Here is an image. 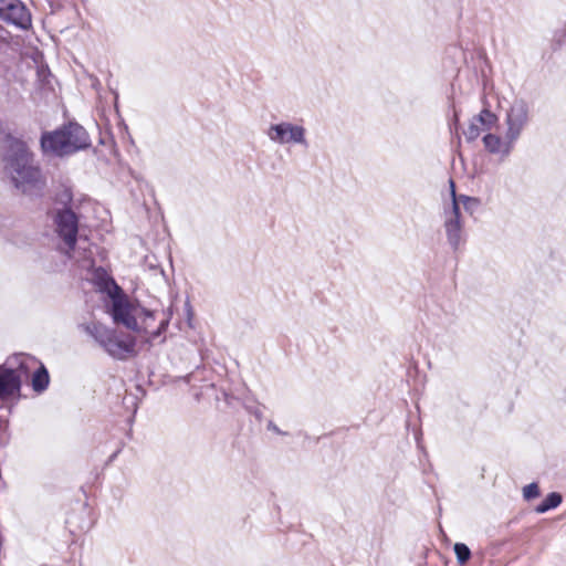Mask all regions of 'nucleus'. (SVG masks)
I'll list each match as a JSON object with an SVG mask.
<instances>
[{"mask_svg": "<svg viewBox=\"0 0 566 566\" xmlns=\"http://www.w3.org/2000/svg\"><path fill=\"white\" fill-rule=\"evenodd\" d=\"M481 127L482 126L478 122H475V119L473 117L471 123H470V125L464 130L465 138L469 142L475 140L479 137L480 133H481Z\"/></svg>", "mask_w": 566, "mask_h": 566, "instance_id": "obj_18", "label": "nucleus"}, {"mask_svg": "<svg viewBox=\"0 0 566 566\" xmlns=\"http://www.w3.org/2000/svg\"><path fill=\"white\" fill-rule=\"evenodd\" d=\"M8 36L9 32L2 25H0V55L6 51L8 46Z\"/></svg>", "mask_w": 566, "mask_h": 566, "instance_id": "obj_20", "label": "nucleus"}, {"mask_svg": "<svg viewBox=\"0 0 566 566\" xmlns=\"http://www.w3.org/2000/svg\"><path fill=\"white\" fill-rule=\"evenodd\" d=\"M268 430L275 432L276 434H285L283 431H281L273 421H269L268 423Z\"/></svg>", "mask_w": 566, "mask_h": 566, "instance_id": "obj_21", "label": "nucleus"}, {"mask_svg": "<svg viewBox=\"0 0 566 566\" xmlns=\"http://www.w3.org/2000/svg\"><path fill=\"white\" fill-rule=\"evenodd\" d=\"M49 374L44 366L39 367L32 377L33 389L38 392L43 391L49 385Z\"/></svg>", "mask_w": 566, "mask_h": 566, "instance_id": "obj_14", "label": "nucleus"}, {"mask_svg": "<svg viewBox=\"0 0 566 566\" xmlns=\"http://www.w3.org/2000/svg\"><path fill=\"white\" fill-rule=\"evenodd\" d=\"M82 328L114 359L125 360L136 355L134 336L118 333L95 322L83 324Z\"/></svg>", "mask_w": 566, "mask_h": 566, "instance_id": "obj_3", "label": "nucleus"}, {"mask_svg": "<svg viewBox=\"0 0 566 566\" xmlns=\"http://www.w3.org/2000/svg\"><path fill=\"white\" fill-rule=\"evenodd\" d=\"M64 128L65 135L67 136L66 140L70 145L69 153L73 154L77 150L87 148L90 146V138L86 133V130L77 125V124H70Z\"/></svg>", "mask_w": 566, "mask_h": 566, "instance_id": "obj_12", "label": "nucleus"}, {"mask_svg": "<svg viewBox=\"0 0 566 566\" xmlns=\"http://www.w3.org/2000/svg\"><path fill=\"white\" fill-rule=\"evenodd\" d=\"M4 134L3 125L0 123V137Z\"/></svg>", "mask_w": 566, "mask_h": 566, "instance_id": "obj_23", "label": "nucleus"}, {"mask_svg": "<svg viewBox=\"0 0 566 566\" xmlns=\"http://www.w3.org/2000/svg\"><path fill=\"white\" fill-rule=\"evenodd\" d=\"M265 134L270 142L279 146L297 145L304 148L308 147L306 128L302 124L287 120L272 123Z\"/></svg>", "mask_w": 566, "mask_h": 566, "instance_id": "obj_5", "label": "nucleus"}, {"mask_svg": "<svg viewBox=\"0 0 566 566\" xmlns=\"http://www.w3.org/2000/svg\"><path fill=\"white\" fill-rule=\"evenodd\" d=\"M56 232L64 241L66 253L74 249L77 235V217L71 209H63L55 217Z\"/></svg>", "mask_w": 566, "mask_h": 566, "instance_id": "obj_9", "label": "nucleus"}, {"mask_svg": "<svg viewBox=\"0 0 566 566\" xmlns=\"http://www.w3.org/2000/svg\"><path fill=\"white\" fill-rule=\"evenodd\" d=\"M443 227L448 243L453 250L463 243V222L461 211L455 201L448 202L443 208Z\"/></svg>", "mask_w": 566, "mask_h": 566, "instance_id": "obj_6", "label": "nucleus"}, {"mask_svg": "<svg viewBox=\"0 0 566 566\" xmlns=\"http://www.w3.org/2000/svg\"><path fill=\"white\" fill-rule=\"evenodd\" d=\"M474 119L482 127L491 128L496 122V116L491 111L484 108L478 116L474 117Z\"/></svg>", "mask_w": 566, "mask_h": 566, "instance_id": "obj_16", "label": "nucleus"}, {"mask_svg": "<svg viewBox=\"0 0 566 566\" xmlns=\"http://www.w3.org/2000/svg\"><path fill=\"white\" fill-rule=\"evenodd\" d=\"M98 291L107 296L106 306L113 321L139 334L147 344L163 343L161 334L169 324V316L149 311L138 303L132 302L116 282L103 270L94 274Z\"/></svg>", "mask_w": 566, "mask_h": 566, "instance_id": "obj_1", "label": "nucleus"}, {"mask_svg": "<svg viewBox=\"0 0 566 566\" xmlns=\"http://www.w3.org/2000/svg\"><path fill=\"white\" fill-rule=\"evenodd\" d=\"M0 19L22 30L32 25L31 13L21 0H0Z\"/></svg>", "mask_w": 566, "mask_h": 566, "instance_id": "obj_7", "label": "nucleus"}, {"mask_svg": "<svg viewBox=\"0 0 566 566\" xmlns=\"http://www.w3.org/2000/svg\"><path fill=\"white\" fill-rule=\"evenodd\" d=\"M1 163L4 177L18 192L28 197L43 193L46 178L25 142L8 135L1 150Z\"/></svg>", "mask_w": 566, "mask_h": 566, "instance_id": "obj_2", "label": "nucleus"}, {"mask_svg": "<svg viewBox=\"0 0 566 566\" xmlns=\"http://www.w3.org/2000/svg\"><path fill=\"white\" fill-rule=\"evenodd\" d=\"M64 128L57 129L52 133H44L41 137V148L44 154H51L54 156L70 155L69 144L66 140Z\"/></svg>", "mask_w": 566, "mask_h": 566, "instance_id": "obj_10", "label": "nucleus"}, {"mask_svg": "<svg viewBox=\"0 0 566 566\" xmlns=\"http://www.w3.org/2000/svg\"><path fill=\"white\" fill-rule=\"evenodd\" d=\"M539 495V489L536 483H530L523 488V496L525 500H532Z\"/></svg>", "mask_w": 566, "mask_h": 566, "instance_id": "obj_19", "label": "nucleus"}, {"mask_svg": "<svg viewBox=\"0 0 566 566\" xmlns=\"http://www.w3.org/2000/svg\"><path fill=\"white\" fill-rule=\"evenodd\" d=\"M530 108L525 101L515 99L506 112L505 125L510 139L517 140L528 123Z\"/></svg>", "mask_w": 566, "mask_h": 566, "instance_id": "obj_8", "label": "nucleus"}, {"mask_svg": "<svg viewBox=\"0 0 566 566\" xmlns=\"http://www.w3.org/2000/svg\"><path fill=\"white\" fill-rule=\"evenodd\" d=\"M516 140L510 139L509 134L505 133L504 138L495 134H486L483 137L485 149L494 155H500L502 158L507 157L514 148Z\"/></svg>", "mask_w": 566, "mask_h": 566, "instance_id": "obj_11", "label": "nucleus"}, {"mask_svg": "<svg viewBox=\"0 0 566 566\" xmlns=\"http://www.w3.org/2000/svg\"><path fill=\"white\" fill-rule=\"evenodd\" d=\"M458 120H459V118H458V115L455 113L454 114V126H455V129L458 128Z\"/></svg>", "mask_w": 566, "mask_h": 566, "instance_id": "obj_22", "label": "nucleus"}, {"mask_svg": "<svg viewBox=\"0 0 566 566\" xmlns=\"http://www.w3.org/2000/svg\"><path fill=\"white\" fill-rule=\"evenodd\" d=\"M453 549H454V553H455L459 564L463 565L470 559L471 552H470V548L465 544L457 543L454 545Z\"/></svg>", "mask_w": 566, "mask_h": 566, "instance_id": "obj_17", "label": "nucleus"}, {"mask_svg": "<svg viewBox=\"0 0 566 566\" xmlns=\"http://www.w3.org/2000/svg\"><path fill=\"white\" fill-rule=\"evenodd\" d=\"M562 503V495L557 492L549 493L545 500L535 509L537 513H545L557 507Z\"/></svg>", "mask_w": 566, "mask_h": 566, "instance_id": "obj_15", "label": "nucleus"}, {"mask_svg": "<svg viewBox=\"0 0 566 566\" xmlns=\"http://www.w3.org/2000/svg\"><path fill=\"white\" fill-rule=\"evenodd\" d=\"M254 415H255V417L261 418V412L255 411Z\"/></svg>", "mask_w": 566, "mask_h": 566, "instance_id": "obj_24", "label": "nucleus"}, {"mask_svg": "<svg viewBox=\"0 0 566 566\" xmlns=\"http://www.w3.org/2000/svg\"><path fill=\"white\" fill-rule=\"evenodd\" d=\"M32 358L17 354L8 359L6 366H0V398L14 396L20 390L21 374L27 373Z\"/></svg>", "mask_w": 566, "mask_h": 566, "instance_id": "obj_4", "label": "nucleus"}, {"mask_svg": "<svg viewBox=\"0 0 566 566\" xmlns=\"http://www.w3.org/2000/svg\"><path fill=\"white\" fill-rule=\"evenodd\" d=\"M449 185H450V202L455 201L459 208L462 205L464 207V209L470 212H473L480 206V200L478 198L469 197L465 195L457 196L455 186H454L453 180H450Z\"/></svg>", "mask_w": 566, "mask_h": 566, "instance_id": "obj_13", "label": "nucleus"}]
</instances>
